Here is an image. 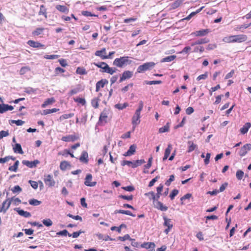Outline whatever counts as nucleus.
Returning a JSON list of instances; mask_svg holds the SVG:
<instances>
[{
	"label": "nucleus",
	"instance_id": "obj_1",
	"mask_svg": "<svg viewBox=\"0 0 251 251\" xmlns=\"http://www.w3.org/2000/svg\"><path fill=\"white\" fill-rule=\"evenodd\" d=\"M248 39V36L245 34H238L234 35H229L225 37L222 41L227 44L234 43H242L246 41Z\"/></svg>",
	"mask_w": 251,
	"mask_h": 251
},
{
	"label": "nucleus",
	"instance_id": "obj_2",
	"mask_svg": "<svg viewBox=\"0 0 251 251\" xmlns=\"http://www.w3.org/2000/svg\"><path fill=\"white\" fill-rule=\"evenodd\" d=\"M144 107V103L141 100L139 103L138 108L136 110L134 115L132 118V124L135 127L136 126L139 125L140 123V118H141V112L142 110Z\"/></svg>",
	"mask_w": 251,
	"mask_h": 251
},
{
	"label": "nucleus",
	"instance_id": "obj_3",
	"mask_svg": "<svg viewBox=\"0 0 251 251\" xmlns=\"http://www.w3.org/2000/svg\"><path fill=\"white\" fill-rule=\"evenodd\" d=\"M130 63L131 61H129L128 56H123L116 58L114 60L113 64L117 67L122 68L127 64H130Z\"/></svg>",
	"mask_w": 251,
	"mask_h": 251
},
{
	"label": "nucleus",
	"instance_id": "obj_4",
	"mask_svg": "<svg viewBox=\"0 0 251 251\" xmlns=\"http://www.w3.org/2000/svg\"><path fill=\"white\" fill-rule=\"evenodd\" d=\"M155 63L152 62H147L139 66L137 68V73H141L153 67Z\"/></svg>",
	"mask_w": 251,
	"mask_h": 251
},
{
	"label": "nucleus",
	"instance_id": "obj_5",
	"mask_svg": "<svg viewBox=\"0 0 251 251\" xmlns=\"http://www.w3.org/2000/svg\"><path fill=\"white\" fill-rule=\"evenodd\" d=\"M163 219L164 221L163 223V226L167 227L166 229H165L164 232L168 234L169 232L171 230V229L173 227V224L171 219L168 218L166 216H164L163 217Z\"/></svg>",
	"mask_w": 251,
	"mask_h": 251
},
{
	"label": "nucleus",
	"instance_id": "obj_6",
	"mask_svg": "<svg viewBox=\"0 0 251 251\" xmlns=\"http://www.w3.org/2000/svg\"><path fill=\"white\" fill-rule=\"evenodd\" d=\"M109 114V110L104 109L100 114L99 122L102 125L106 124L107 122V118Z\"/></svg>",
	"mask_w": 251,
	"mask_h": 251
},
{
	"label": "nucleus",
	"instance_id": "obj_7",
	"mask_svg": "<svg viewBox=\"0 0 251 251\" xmlns=\"http://www.w3.org/2000/svg\"><path fill=\"white\" fill-rule=\"evenodd\" d=\"M93 176L91 174L86 175L85 178L84 184L87 186L94 187L97 184L96 181H92Z\"/></svg>",
	"mask_w": 251,
	"mask_h": 251
},
{
	"label": "nucleus",
	"instance_id": "obj_8",
	"mask_svg": "<svg viewBox=\"0 0 251 251\" xmlns=\"http://www.w3.org/2000/svg\"><path fill=\"white\" fill-rule=\"evenodd\" d=\"M11 204V200L9 198L6 199L2 203V206L0 208V213L3 212L5 213L9 208Z\"/></svg>",
	"mask_w": 251,
	"mask_h": 251
},
{
	"label": "nucleus",
	"instance_id": "obj_9",
	"mask_svg": "<svg viewBox=\"0 0 251 251\" xmlns=\"http://www.w3.org/2000/svg\"><path fill=\"white\" fill-rule=\"evenodd\" d=\"M28 45L33 48H45V46L41 43L34 40H28L27 42Z\"/></svg>",
	"mask_w": 251,
	"mask_h": 251
},
{
	"label": "nucleus",
	"instance_id": "obj_10",
	"mask_svg": "<svg viewBox=\"0 0 251 251\" xmlns=\"http://www.w3.org/2000/svg\"><path fill=\"white\" fill-rule=\"evenodd\" d=\"M210 32V29H203L200 30H197L193 33H192L191 35H193L196 37H202L206 36Z\"/></svg>",
	"mask_w": 251,
	"mask_h": 251
},
{
	"label": "nucleus",
	"instance_id": "obj_11",
	"mask_svg": "<svg viewBox=\"0 0 251 251\" xmlns=\"http://www.w3.org/2000/svg\"><path fill=\"white\" fill-rule=\"evenodd\" d=\"M251 150V144H246L240 149L239 154L241 156H245L247 152Z\"/></svg>",
	"mask_w": 251,
	"mask_h": 251
},
{
	"label": "nucleus",
	"instance_id": "obj_12",
	"mask_svg": "<svg viewBox=\"0 0 251 251\" xmlns=\"http://www.w3.org/2000/svg\"><path fill=\"white\" fill-rule=\"evenodd\" d=\"M22 163L30 168L36 167L37 165L40 163V161L38 160H35L33 161L24 160L22 161Z\"/></svg>",
	"mask_w": 251,
	"mask_h": 251
},
{
	"label": "nucleus",
	"instance_id": "obj_13",
	"mask_svg": "<svg viewBox=\"0 0 251 251\" xmlns=\"http://www.w3.org/2000/svg\"><path fill=\"white\" fill-rule=\"evenodd\" d=\"M44 182L46 185L49 187L54 186L55 183L52 176L50 175H48L45 176Z\"/></svg>",
	"mask_w": 251,
	"mask_h": 251
},
{
	"label": "nucleus",
	"instance_id": "obj_14",
	"mask_svg": "<svg viewBox=\"0 0 251 251\" xmlns=\"http://www.w3.org/2000/svg\"><path fill=\"white\" fill-rule=\"evenodd\" d=\"M133 76V72L130 71H124L122 76H121L119 82H122V81L131 78Z\"/></svg>",
	"mask_w": 251,
	"mask_h": 251
},
{
	"label": "nucleus",
	"instance_id": "obj_15",
	"mask_svg": "<svg viewBox=\"0 0 251 251\" xmlns=\"http://www.w3.org/2000/svg\"><path fill=\"white\" fill-rule=\"evenodd\" d=\"M108 83V81L105 79H102L98 81L96 85V91L99 92L100 88L104 87L105 85Z\"/></svg>",
	"mask_w": 251,
	"mask_h": 251
},
{
	"label": "nucleus",
	"instance_id": "obj_16",
	"mask_svg": "<svg viewBox=\"0 0 251 251\" xmlns=\"http://www.w3.org/2000/svg\"><path fill=\"white\" fill-rule=\"evenodd\" d=\"M106 49L105 48H102L101 50H97L95 55L97 56H99L102 59H108V57L106 56Z\"/></svg>",
	"mask_w": 251,
	"mask_h": 251
},
{
	"label": "nucleus",
	"instance_id": "obj_17",
	"mask_svg": "<svg viewBox=\"0 0 251 251\" xmlns=\"http://www.w3.org/2000/svg\"><path fill=\"white\" fill-rule=\"evenodd\" d=\"M78 139V137L75 135H69L65 136H63L61 138V140L65 142H74Z\"/></svg>",
	"mask_w": 251,
	"mask_h": 251
},
{
	"label": "nucleus",
	"instance_id": "obj_18",
	"mask_svg": "<svg viewBox=\"0 0 251 251\" xmlns=\"http://www.w3.org/2000/svg\"><path fill=\"white\" fill-rule=\"evenodd\" d=\"M80 162L87 164L88 162V154L86 151H83L79 157Z\"/></svg>",
	"mask_w": 251,
	"mask_h": 251
},
{
	"label": "nucleus",
	"instance_id": "obj_19",
	"mask_svg": "<svg viewBox=\"0 0 251 251\" xmlns=\"http://www.w3.org/2000/svg\"><path fill=\"white\" fill-rule=\"evenodd\" d=\"M14 210L17 212V213L22 216L25 218H28L31 216V214L27 211H25L23 210L20 209L19 208H16Z\"/></svg>",
	"mask_w": 251,
	"mask_h": 251
},
{
	"label": "nucleus",
	"instance_id": "obj_20",
	"mask_svg": "<svg viewBox=\"0 0 251 251\" xmlns=\"http://www.w3.org/2000/svg\"><path fill=\"white\" fill-rule=\"evenodd\" d=\"M136 149V146L135 145H131L128 150L124 154V155L127 156L133 155L135 152Z\"/></svg>",
	"mask_w": 251,
	"mask_h": 251
},
{
	"label": "nucleus",
	"instance_id": "obj_21",
	"mask_svg": "<svg viewBox=\"0 0 251 251\" xmlns=\"http://www.w3.org/2000/svg\"><path fill=\"white\" fill-rule=\"evenodd\" d=\"M209 42V40L206 38L200 39L192 43H191V45L192 47L200 45L201 44H206Z\"/></svg>",
	"mask_w": 251,
	"mask_h": 251
},
{
	"label": "nucleus",
	"instance_id": "obj_22",
	"mask_svg": "<svg viewBox=\"0 0 251 251\" xmlns=\"http://www.w3.org/2000/svg\"><path fill=\"white\" fill-rule=\"evenodd\" d=\"M155 207L158 210L162 211H165L168 210V207L164 205L163 204L159 201H156Z\"/></svg>",
	"mask_w": 251,
	"mask_h": 251
},
{
	"label": "nucleus",
	"instance_id": "obj_23",
	"mask_svg": "<svg viewBox=\"0 0 251 251\" xmlns=\"http://www.w3.org/2000/svg\"><path fill=\"white\" fill-rule=\"evenodd\" d=\"M55 102V100L54 98L52 97L50 98L47 99L42 104V107L44 108L48 105H50Z\"/></svg>",
	"mask_w": 251,
	"mask_h": 251
},
{
	"label": "nucleus",
	"instance_id": "obj_24",
	"mask_svg": "<svg viewBox=\"0 0 251 251\" xmlns=\"http://www.w3.org/2000/svg\"><path fill=\"white\" fill-rule=\"evenodd\" d=\"M172 149V146L171 144H169L168 145V147L166 149L165 151L164 155L163 158V160L164 161L166 160L170 154L171 150Z\"/></svg>",
	"mask_w": 251,
	"mask_h": 251
},
{
	"label": "nucleus",
	"instance_id": "obj_25",
	"mask_svg": "<svg viewBox=\"0 0 251 251\" xmlns=\"http://www.w3.org/2000/svg\"><path fill=\"white\" fill-rule=\"evenodd\" d=\"M13 151L15 153H18L21 154L24 153L21 145L19 143H16L13 148Z\"/></svg>",
	"mask_w": 251,
	"mask_h": 251
},
{
	"label": "nucleus",
	"instance_id": "obj_26",
	"mask_svg": "<svg viewBox=\"0 0 251 251\" xmlns=\"http://www.w3.org/2000/svg\"><path fill=\"white\" fill-rule=\"evenodd\" d=\"M183 1L184 0H176L173 3H171V9H175L177 8L182 4Z\"/></svg>",
	"mask_w": 251,
	"mask_h": 251
},
{
	"label": "nucleus",
	"instance_id": "obj_27",
	"mask_svg": "<svg viewBox=\"0 0 251 251\" xmlns=\"http://www.w3.org/2000/svg\"><path fill=\"white\" fill-rule=\"evenodd\" d=\"M251 124L250 123H246L244 125V126L242 128H241V129L240 130V132L242 134H245L248 131V130L251 127Z\"/></svg>",
	"mask_w": 251,
	"mask_h": 251
},
{
	"label": "nucleus",
	"instance_id": "obj_28",
	"mask_svg": "<svg viewBox=\"0 0 251 251\" xmlns=\"http://www.w3.org/2000/svg\"><path fill=\"white\" fill-rule=\"evenodd\" d=\"M188 144L189 145L187 152H191L194 151L197 147V145L194 143V142L192 141H189L188 142Z\"/></svg>",
	"mask_w": 251,
	"mask_h": 251
},
{
	"label": "nucleus",
	"instance_id": "obj_29",
	"mask_svg": "<svg viewBox=\"0 0 251 251\" xmlns=\"http://www.w3.org/2000/svg\"><path fill=\"white\" fill-rule=\"evenodd\" d=\"M19 163V160H16L13 165L8 167V170L10 172H16L18 170Z\"/></svg>",
	"mask_w": 251,
	"mask_h": 251
},
{
	"label": "nucleus",
	"instance_id": "obj_30",
	"mask_svg": "<svg viewBox=\"0 0 251 251\" xmlns=\"http://www.w3.org/2000/svg\"><path fill=\"white\" fill-rule=\"evenodd\" d=\"M115 214L121 213L123 214H126L127 215H129L132 217H135V215L133 214L129 210H116L114 211Z\"/></svg>",
	"mask_w": 251,
	"mask_h": 251
},
{
	"label": "nucleus",
	"instance_id": "obj_31",
	"mask_svg": "<svg viewBox=\"0 0 251 251\" xmlns=\"http://www.w3.org/2000/svg\"><path fill=\"white\" fill-rule=\"evenodd\" d=\"M56 8L57 10L62 13H67L69 12V9L64 5H57L56 6Z\"/></svg>",
	"mask_w": 251,
	"mask_h": 251
},
{
	"label": "nucleus",
	"instance_id": "obj_32",
	"mask_svg": "<svg viewBox=\"0 0 251 251\" xmlns=\"http://www.w3.org/2000/svg\"><path fill=\"white\" fill-rule=\"evenodd\" d=\"M100 99L99 98H94L91 100V105L94 108H98L99 106Z\"/></svg>",
	"mask_w": 251,
	"mask_h": 251
},
{
	"label": "nucleus",
	"instance_id": "obj_33",
	"mask_svg": "<svg viewBox=\"0 0 251 251\" xmlns=\"http://www.w3.org/2000/svg\"><path fill=\"white\" fill-rule=\"evenodd\" d=\"M70 166V164L67 161H63L61 162L60 164V168L62 171L66 170Z\"/></svg>",
	"mask_w": 251,
	"mask_h": 251
},
{
	"label": "nucleus",
	"instance_id": "obj_34",
	"mask_svg": "<svg viewBox=\"0 0 251 251\" xmlns=\"http://www.w3.org/2000/svg\"><path fill=\"white\" fill-rule=\"evenodd\" d=\"M141 247L144 248L146 249H154L155 247V244L153 242H145L142 245Z\"/></svg>",
	"mask_w": 251,
	"mask_h": 251
},
{
	"label": "nucleus",
	"instance_id": "obj_35",
	"mask_svg": "<svg viewBox=\"0 0 251 251\" xmlns=\"http://www.w3.org/2000/svg\"><path fill=\"white\" fill-rule=\"evenodd\" d=\"M44 28L42 27L36 28L35 30L32 32L33 36H36L42 34L44 30Z\"/></svg>",
	"mask_w": 251,
	"mask_h": 251
},
{
	"label": "nucleus",
	"instance_id": "obj_36",
	"mask_svg": "<svg viewBox=\"0 0 251 251\" xmlns=\"http://www.w3.org/2000/svg\"><path fill=\"white\" fill-rule=\"evenodd\" d=\"M74 100L79 104H81L82 105H85L86 104V100L84 98L76 97L74 98Z\"/></svg>",
	"mask_w": 251,
	"mask_h": 251
},
{
	"label": "nucleus",
	"instance_id": "obj_37",
	"mask_svg": "<svg viewBox=\"0 0 251 251\" xmlns=\"http://www.w3.org/2000/svg\"><path fill=\"white\" fill-rule=\"evenodd\" d=\"M38 14L39 15H44L46 18H47V10L44 5L40 6V11Z\"/></svg>",
	"mask_w": 251,
	"mask_h": 251
},
{
	"label": "nucleus",
	"instance_id": "obj_38",
	"mask_svg": "<svg viewBox=\"0 0 251 251\" xmlns=\"http://www.w3.org/2000/svg\"><path fill=\"white\" fill-rule=\"evenodd\" d=\"M176 55H172L170 56H167L165 58H163L161 59V62H171L173 61L176 58Z\"/></svg>",
	"mask_w": 251,
	"mask_h": 251
},
{
	"label": "nucleus",
	"instance_id": "obj_39",
	"mask_svg": "<svg viewBox=\"0 0 251 251\" xmlns=\"http://www.w3.org/2000/svg\"><path fill=\"white\" fill-rule=\"evenodd\" d=\"M128 106V104L127 102H125L124 103H118L115 105V107L119 110H123L126 108V107Z\"/></svg>",
	"mask_w": 251,
	"mask_h": 251
},
{
	"label": "nucleus",
	"instance_id": "obj_40",
	"mask_svg": "<svg viewBox=\"0 0 251 251\" xmlns=\"http://www.w3.org/2000/svg\"><path fill=\"white\" fill-rule=\"evenodd\" d=\"M94 65L98 68L105 70L106 67L108 65L105 62H101L99 63H94Z\"/></svg>",
	"mask_w": 251,
	"mask_h": 251
},
{
	"label": "nucleus",
	"instance_id": "obj_41",
	"mask_svg": "<svg viewBox=\"0 0 251 251\" xmlns=\"http://www.w3.org/2000/svg\"><path fill=\"white\" fill-rule=\"evenodd\" d=\"M195 47L194 48L193 52H200L202 53L204 50V48L203 47L201 46H195Z\"/></svg>",
	"mask_w": 251,
	"mask_h": 251
},
{
	"label": "nucleus",
	"instance_id": "obj_42",
	"mask_svg": "<svg viewBox=\"0 0 251 251\" xmlns=\"http://www.w3.org/2000/svg\"><path fill=\"white\" fill-rule=\"evenodd\" d=\"M28 202L30 205H34V206H37V205H40L41 203V201H38L36 199H34L29 200Z\"/></svg>",
	"mask_w": 251,
	"mask_h": 251
},
{
	"label": "nucleus",
	"instance_id": "obj_43",
	"mask_svg": "<svg viewBox=\"0 0 251 251\" xmlns=\"http://www.w3.org/2000/svg\"><path fill=\"white\" fill-rule=\"evenodd\" d=\"M74 116V113L65 114L61 115L59 117L60 121L64 120L73 117Z\"/></svg>",
	"mask_w": 251,
	"mask_h": 251
},
{
	"label": "nucleus",
	"instance_id": "obj_44",
	"mask_svg": "<svg viewBox=\"0 0 251 251\" xmlns=\"http://www.w3.org/2000/svg\"><path fill=\"white\" fill-rule=\"evenodd\" d=\"M102 72H105L110 75L113 74L116 72V69L114 70L112 68H110L107 65L105 70H102Z\"/></svg>",
	"mask_w": 251,
	"mask_h": 251
},
{
	"label": "nucleus",
	"instance_id": "obj_45",
	"mask_svg": "<svg viewBox=\"0 0 251 251\" xmlns=\"http://www.w3.org/2000/svg\"><path fill=\"white\" fill-rule=\"evenodd\" d=\"M59 110V109L57 108H52L51 109H46L43 111V113L44 115H48L50 113H52L54 112H56Z\"/></svg>",
	"mask_w": 251,
	"mask_h": 251
},
{
	"label": "nucleus",
	"instance_id": "obj_46",
	"mask_svg": "<svg viewBox=\"0 0 251 251\" xmlns=\"http://www.w3.org/2000/svg\"><path fill=\"white\" fill-rule=\"evenodd\" d=\"M169 123H167L166 125H165L164 126L160 127L159 129V132L160 133H164L166 132H168L169 130Z\"/></svg>",
	"mask_w": 251,
	"mask_h": 251
},
{
	"label": "nucleus",
	"instance_id": "obj_47",
	"mask_svg": "<svg viewBox=\"0 0 251 251\" xmlns=\"http://www.w3.org/2000/svg\"><path fill=\"white\" fill-rule=\"evenodd\" d=\"M144 163H145V161L144 159L137 160L134 162L132 168H134L137 167Z\"/></svg>",
	"mask_w": 251,
	"mask_h": 251
},
{
	"label": "nucleus",
	"instance_id": "obj_48",
	"mask_svg": "<svg viewBox=\"0 0 251 251\" xmlns=\"http://www.w3.org/2000/svg\"><path fill=\"white\" fill-rule=\"evenodd\" d=\"M84 233V231L79 230L78 231L74 232L72 234H68L69 237H73L74 238L78 237L81 233Z\"/></svg>",
	"mask_w": 251,
	"mask_h": 251
},
{
	"label": "nucleus",
	"instance_id": "obj_49",
	"mask_svg": "<svg viewBox=\"0 0 251 251\" xmlns=\"http://www.w3.org/2000/svg\"><path fill=\"white\" fill-rule=\"evenodd\" d=\"M76 73L77 74H79L81 75H84L86 74V71L85 69L83 68H81V67H78L76 69Z\"/></svg>",
	"mask_w": 251,
	"mask_h": 251
},
{
	"label": "nucleus",
	"instance_id": "obj_50",
	"mask_svg": "<svg viewBox=\"0 0 251 251\" xmlns=\"http://www.w3.org/2000/svg\"><path fill=\"white\" fill-rule=\"evenodd\" d=\"M244 172L241 170H238L236 172V176L238 180H241L244 176Z\"/></svg>",
	"mask_w": 251,
	"mask_h": 251
},
{
	"label": "nucleus",
	"instance_id": "obj_51",
	"mask_svg": "<svg viewBox=\"0 0 251 251\" xmlns=\"http://www.w3.org/2000/svg\"><path fill=\"white\" fill-rule=\"evenodd\" d=\"M126 227V226L125 225V224H121L120 226L119 227H117V226H112L111 227V230L113 231V230H115V229L116 228H117V232L118 233H121V229L122 227Z\"/></svg>",
	"mask_w": 251,
	"mask_h": 251
},
{
	"label": "nucleus",
	"instance_id": "obj_52",
	"mask_svg": "<svg viewBox=\"0 0 251 251\" xmlns=\"http://www.w3.org/2000/svg\"><path fill=\"white\" fill-rule=\"evenodd\" d=\"M81 14L83 16L88 17V16H94L98 17V16L94 14H92L91 12L88 11H82Z\"/></svg>",
	"mask_w": 251,
	"mask_h": 251
},
{
	"label": "nucleus",
	"instance_id": "obj_53",
	"mask_svg": "<svg viewBox=\"0 0 251 251\" xmlns=\"http://www.w3.org/2000/svg\"><path fill=\"white\" fill-rule=\"evenodd\" d=\"M42 222L47 226H50L52 225V222L50 219H44Z\"/></svg>",
	"mask_w": 251,
	"mask_h": 251
},
{
	"label": "nucleus",
	"instance_id": "obj_54",
	"mask_svg": "<svg viewBox=\"0 0 251 251\" xmlns=\"http://www.w3.org/2000/svg\"><path fill=\"white\" fill-rule=\"evenodd\" d=\"M10 200H11V203L12 202L15 205L21 202V201L18 198L12 197L10 199Z\"/></svg>",
	"mask_w": 251,
	"mask_h": 251
},
{
	"label": "nucleus",
	"instance_id": "obj_55",
	"mask_svg": "<svg viewBox=\"0 0 251 251\" xmlns=\"http://www.w3.org/2000/svg\"><path fill=\"white\" fill-rule=\"evenodd\" d=\"M192 194L190 193H188L183 196L182 197L180 198L181 201V204H184L183 201L186 199H189L192 197Z\"/></svg>",
	"mask_w": 251,
	"mask_h": 251
},
{
	"label": "nucleus",
	"instance_id": "obj_56",
	"mask_svg": "<svg viewBox=\"0 0 251 251\" xmlns=\"http://www.w3.org/2000/svg\"><path fill=\"white\" fill-rule=\"evenodd\" d=\"M178 194V191L176 189L173 190L170 194V198L172 200H173L175 197Z\"/></svg>",
	"mask_w": 251,
	"mask_h": 251
},
{
	"label": "nucleus",
	"instance_id": "obj_57",
	"mask_svg": "<svg viewBox=\"0 0 251 251\" xmlns=\"http://www.w3.org/2000/svg\"><path fill=\"white\" fill-rule=\"evenodd\" d=\"M175 180V176L174 175H171L170 176V178L169 179H168L165 183V184L167 186H169L170 185L171 182L172 181H173L174 180Z\"/></svg>",
	"mask_w": 251,
	"mask_h": 251
},
{
	"label": "nucleus",
	"instance_id": "obj_58",
	"mask_svg": "<svg viewBox=\"0 0 251 251\" xmlns=\"http://www.w3.org/2000/svg\"><path fill=\"white\" fill-rule=\"evenodd\" d=\"M80 91V89L79 88H75L73 89H72L70 92L68 93V95L69 96H72L75 94H77Z\"/></svg>",
	"mask_w": 251,
	"mask_h": 251
},
{
	"label": "nucleus",
	"instance_id": "obj_59",
	"mask_svg": "<svg viewBox=\"0 0 251 251\" xmlns=\"http://www.w3.org/2000/svg\"><path fill=\"white\" fill-rule=\"evenodd\" d=\"M11 190L13 193H16L21 192L22 191V189L19 185H16V186H15Z\"/></svg>",
	"mask_w": 251,
	"mask_h": 251
},
{
	"label": "nucleus",
	"instance_id": "obj_60",
	"mask_svg": "<svg viewBox=\"0 0 251 251\" xmlns=\"http://www.w3.org/2000/svg\"><path fill=\"white\" fill-rule=\"evenodd\" d=\"M58 55L52 54V55H45L44 58L47 59H54L59 57Z\"/></svg>",
	"mask_w": 251,
	"mask_h": 251
},
{
	"label": "nucleus",
	"instance_id": "obj_61",
	"mask_svg": "<svg viewBox=\"0 0 251 251\" xmlns=\"http://www.w3.org/2000/svg\"><path fill=\"white\" fill-rule=\"evenodd\" d=\"M220 88H221V87H220V84H217L216 86L211 87L209 91L210 95L211 96L212 95V93L213 92L217 91V90L220 89Z\"/></svg>",
	"mask_w": 251,
	"mask_h": 251
},
{
	"label": "nucleus",
	"instance_id": "obj_62",
	"mask_svg": "<svg viewBox=\"0 0 251 251\" xmlns=\"http://www.w3.org/2000/svg\"><path fill=\"white\" fill-rule=\"evenodd\" d=\"M119 198L123 199L124 200H126L127 201H131L133 199V196L132 195L130 196H125V195H120L119 196Z\"/></svg>",
	"mask_w": 251,
	"mask_h": 251
},
{
	"label": "nucleus",
	"instance_id": "obj_63",
	"mask_svg": "<svg viewBox=\"0 0 251 251\" xmlns=\"http://www.w3.org/2000/svg\"><path fill=\"white\" fill-rule=\"evenodd\" d=\"M160 178V176H157L155 177H154V178H153L150 182H149V187H152L154 183L155 182H156L157 181V180Z\"/></svg>",
	"mask_w": 251,
	"mask_h": 251
},
{
	"label": "nucleus",
	"instance_id": "obj_64",
	"mask_svg": "<svg viewBox=\"0 0 251 251\" xmlns=\"http://www.w3.org/2000/svg\"><path fill=\"white\" fill-rule=\"evenodd\" d=\"M217 48V45L216 44H209L206 47V50H213Z\"/></svg>",
	"mask_w": 251,
	"mask_h": 251
}]
</instances>
